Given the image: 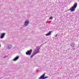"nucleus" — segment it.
Returning a JSON list of instances; mask_svg holds the SVG:
<instances>
[{"instance_id":"1","label":"nucleus","mask_w":79,"mask_h":79,"mask_svg":"<svg viewBox=\"0 0 79 79\" xmlns=\"http://www.w3.org/2000/svg\"><path fill=\"white\" fill-rule=\"evenodd\" d=\"M77 6V3L76 2H75V4H74L73 6L70 9V11H71V12L74 11L75 10V9L76 8Z\"/></svg>"},{"instance_id":"2","label":"nucleus","mask_w":79,"mask_h":79,"mask_svg":"<svg viewBox=\"0 0 79 79\" xmlns=\"http://www.w3.org/2000/svg\"><path fill=\"white\" fill-rule=\"evenodd\" d=\"M40 48L38 46H37L35 50L34 51V53L35 54H37V53H39V50H40Z\"/></svg>"},{"instance_id":"3","label":"nucleus","mask_w":79,"mask_h":79,"mask_svg":"<svg viewBox=\"0 0 79 79\" xmlns=\"http://www.w3.org/2000/svg\"><path fill=\"white\" fill-rule=\"evenodd\" d=\"M45 73H44V74L42 75L39 78V79H47V78H48V77H45Z\"/></svg>"},{"instance_id":"4","label":"nucleus","mask_w":79,"mask_h":79,"mask_svg":"<svg viewBox=\"0 0 79 79\" xmlns=\"http://www.w3.org/2000/svg\"><path fill=\"white\" fill-rule=\"evenodd\" d=\"M32 50L31 49L30 50L27 51L26 52V55H31L32 54Z\"/></svg>"},{"instance_id":"5","label":"nucleus","mask_w":79,"mask_h":79,"mask_svg":"<svg viewBox=\"0 0 79 79\" xmlns=\"http://www.w3.org/2000/svg\"><path fill=\"white\" fill-rule=\"evenodd\" d=\"M5 35V33H2L1 35L0 38L1 39H3L4 38V36Z\"/></svg>"},{"instance_id":"6","label":"nucleus","mask_w":79,"mask_h":79,"mask_svg":"<svg viewBox=\"0 0 79 79\" xmlns=\"http://www.w3.org/2000/svg\"><path fill=\"white\" fill-rule=\"evenodd\" d=\"M29 21L27 20L25 21V23H24V25L25 26H27V25L29 24Z\"/></svg>"},{"instance_id":"7","label":"nucleus","mask_w":79,"mask_h":79,"mask_svg":"<svg viewBox=\"0 0 79 79\" xmlns=\"http://www.w3.org/2000/svg\"><path fill=\"white\" fill-rule=\"evenodd\" d=\"M19 58V56H16L15 57L13 61H16V60H17Z\"/></svg>"},{"instance_id":"8","label":"nucleus","mask_w":79,"mask_h":79,"mask_svg":"<svg viewBox=\"0 0 79 79\" xmlns=\"http://www.w3.org/2000/svg\"><path fill=\"white\" fill-rule=\"evenodd\" d=\"M51 31H49L48 34H46V36H48V35H51Z\"/></svg>"},{"instance_id":"9","label":"nucleus","mask_w":79,"mask_h":79,"mask_svg":"<svg viewBox=\"0 0 79 79\" xmlns=\"http://www.w3.org/2000/svg\"><path fill=\"white\" fill-rule=\"evenodd\" d=\"M35 55H36V54L34 52H33V54L31 56V58H32V57H33V56H34Z\"/></svg>"},{"instance_id":"10","label":"nucleus","mask_w":79,"mask_h":79,"mask_svg":"<svg viewBox=\"0 0 79 79\" xmlns=\"http://www.w3.org/2000/svg\"><path fill=\"white\" fill-rule=\"evenodd\" d=\"M11 48V45H8V49H10Z\"/></svg>"},{"instance_id":"11","label":"nucleus","mask_w":79,"mask_h":79,"mask_svg":"<svg viewBox=\"0 0 79 79\" xmlns=\"http://www.w3.org/2000/svg\"><path fill=\"white\" fill-rule=\"evenodd\" d=\"M49 19H53V17H52V16H51L49 18Z\"/></svg>"},{"instance_id":"12","label":"nucleus","mask_w":79,"mask_h":79,"mask_svg":"<svg viewBox=\"0 0 79 79\" xmlns=\"http://www.w3.org/2000/svg\"><path fill=\"white\" fill-rule=\"evenodd\" d=\"M71 46H72V47H74V44H71Z\"/></svg>"},{"instance_id":"13","label":"nucleus","mask_w":79,"mask_h":79,"mask_svg":"<svg viewBox=\"0 0 79 79\" xmlns=\"http://www.w3.org/2000/svg\"><path fill=\"white\" fill-rule=\"evenodd\" d=\"M6 58V56H5L3 57V58Z\"/></svg>"},{"instance_id":"14","label":"nucleus","mask_w":79,"mask_h":79,"mask_svg":"<svg viewBox=\"0 0 79 79\" xmlns=\"http://www.w3.org/2000/svg\"><path fill=\"white\" fill-rule=\"evenodd\" d=\"M57 37V35H56L55 36V37Z\"/></svg>"},{"instance_id":"15","label":"nucleus","mask_w":79,"mask_h":79,"mask_svg":"<svg viewBox=\"0 0 79 79\" xmlns=\"http://www.w3.org/2000/svg\"><path fill=\"white\" fill-rule=\"evenodd\" d=\"M0 47H1V45H0Z\"/></svg>"}]
</instances>
